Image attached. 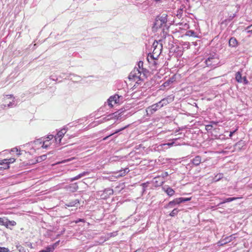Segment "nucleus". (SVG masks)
<instances>
[{"label": "nucleus", "instance_id": "obj_1", "mask_svg": "<svg viewBox=\"0 0 252 252\" xmlns=\"http://www.w3.org/2000/svg\"><path fill=\"white\" fill-rule=\"evenodd\" d=\"M143 62L139 61L133 70L130 73L128 78L129 80L136 81L137 84H140L143 78L146 76L147 70L143 68Z\"/></svg>", "mask_w": 252, "mask_h": 252}, {"label": "nucleus", "instance_id": "obj_2", "mask_svg": "<svg viewBox=\"0 0 252 252\" xmlns=\"http://www.w3.org/2000/svg\"><path fill=\"white\" fill-rule=\"evenodd\" d=\"M205 63L207 66L216 68L220 63L219 59L217 54L211 55L205 60Z\"/></svg>", "mask_w": 252, "mask_h": 252}, {"label": "nucleus", "instance_id": "obj_3", "mask_svg": "<svg viewBox=\"0 0 252 252\" xmlns=\"http://www.w3.org/2000/svg\"><path fill=\"white\" fill-rule=\"evenodd\" d=\"M123 100V97L118 94H115L111 96L107 100L108 105L110 107H113L114 104H120Z\"/></svg>", "mask_w": 252, "mask_h": 252}, {"label": "nucleus", "instance_id": "obj_4", "mask_svg": "<svg viewBox=\"0 0 252 252\" xmlns=\"http://www.w3.org/2000/svg\"><path fill=\"white\" fill-rule=\"evenodd\" d=\"M190 200V198H183L180 197L177 198L173 200L170 201L167 205L166 208H172L177 204H179L182 202L189 201Z\"/></svg>", "mask_w": 252, "mask_h": 252}, {"label": "nucleus", "instance_id": "obj_5", "mask_svg": "<svg viewBox=\"0 0 252 252\" xmlns=\"http://www.w3.org/2000/svg\"><path fill=\"white\" fill-rule=\"evenodd\" d=\"M4 101L5 104L1 105L3 108L7 107H12L14 105V97L12 95H6L4 97Z\"/></svg>", "mask_w": 252, "mask_h": 252}, {"label": "nucleus", "instance_id": "obj_6", "mask_svg": "<svg viewBox=\"0 0 252 252\" xmlns=\"http://www.w3.org/2000/svg\"><path fill=\"white\" fill-rule=\"evenodd\" d=\"M160 104L158 102L148 107L146 111L147 113V114L148 115H152L153 113H154L155 112H156L158 110L160 109L161 107V105H160Z\"/></svg>", "mask_w": 252, "mask_h": 252}, {"label": "nucleus", "instance_id": "obj_7", "mask_svg": "<svg viewBox=\"0 0 252 252\" xmlns=\"http://www.w3.org/2000/svg\"><path fill=\"white\" fill-rule=\"evenodd\" d=\"M162 44L159 43L158 41H155L153 44V48H154L153 52L160 55L161 52Z\"/></svg>", "mask_w": 252, "mask_h": 252}, {"label": "nucleus", "instance_id": "obj_8", "mask_svg": "<svg viewBox=\"0 0 252 252\" xmlns=\"http://www.w3.org/2000/svg\"><path fill=\"white\" fill-rule=\"evenodd\" d=\"M66 130L65 128H63L59 131L57 134V135L55 136V140L56 142L60 144L61 142V140L62 137L64 136V134L66 133Z\"/></svg>", "mask_w": 252, "mask_h": 252}, {"label": "nucleus", "instance_id": "obj_9", "mask_svg": "<svg viewBox=\"0 0 252 252\" xmlns=\"http://www.w3.org/2000/svg\"><path fill=\"white\" fill-rule=\"evenodd\" d=\"M42 138L37 139L32 143V148L34 150L39 149L42 148Z\"/></svg>", "mask_w": 252, "mask_h": 252}, {"label": "nucleus", "instance_id": "obj_10", "mask_svg": "<svg viewBox=\"0 0 252 252\" xmlns=\"http://www.w3.org/2000/svg\"><path fill=\"white\" fill-rule=\"evenodd\" d=\"M127 169H125L123 170H120L119 172L114 173V177L115 179H117L121 177H123L126 175V173L128 172Z\"/></svg>", "mask_w": 252, "mask_h": 252}, {"label": "nucleus", "instance_id": "obj_11", "mask_svg": "<svg viewBox=\"0 0 252 252\" xmlns=\"http://www.w3.org/2000/svg\"><path fill=\"white\" fill-rule=\"evenodd\" d=\"M178 139H179V138H175V139H170V140H169V141H170V142L163 144L162 146H168L169 147H171L173 146L180 145V143H179L177 142V141Z\"/></svg>", "mask_w": 252, "mask_h": 252}, {"label": "nucleus", "instance_id": "obj_12", "mask_svg": "<svg viewBox=\"0 0 252 252\" xmlns=\"http://www.w3.org/2000/svg\"><path fill=\"white\" fill-rule=\"evenodd\" d=\"M162 189L170 196L173 195L175 193V191L168 186H165Z\"/></svg>", "mask_w": 252, "mask_h": 252}, {"label": "nucleus", "instance_id": "obj_13", "mask_svg": "<svg viewBox=\"0 0 252 252\" xmlns=\"http://www.w3.org/2000/svg\"><path fill=\"white\" fill-rule=\"evenodd\" d=\"M167 22V18L166 16L162 15L160 18L157 19L155 25H159V23H162L163 25L165 24Z\"/></svg>", "mask_w": 252, "mask_h": 252}, {"label": "nucleus", "instance_id": "obj_14", "mask_svg": "<svg viewBox=\"0 0 252 252\" xmlns=\"http://www.w3.org/2000/svg\"><path fill=\"white\" fill-rule=\"evenodd\" d=\"M90 174V172L89 171H84L80 174H79V175H78L77 176L73 177V178H72L70 179V181L71 182H73L75 180H78L79 179H80L81 178L84 177V176H87V175H89Z\"/></svg>", "mask_w": 252, "mask_h": 252}, {"label": "nucleus", "instance_id": "obj_15", "mask_svg": "<svg viewBox=\"0 0 252 252\" xmlns=\"http://www.w3.org/2000/svg\"><path fill=\"white\" fill-rule=\"evenodd\" d=\"M155 180V184L157 186H161L164 182L165 180L161 178V176H157L154 178Z\"/></svg>", "mask_w": 252, "mask_h": 252}, {"label": "nucleus", "instance_id": "obj_16", "mask_svg": "<svg viewBox=\"0 0 252 252\" xmlns=\"http://www.w3.org/2000/svg\"><path fill=\"white\" fill-rule=\"evenodd\" d=\"M201 161V158L199 156H196L194 158H193L191 160V163L195 166L199 165L200 164Z\"/></svg>", "mask_w": 252, "mask_h": 252}, {"label": "nucleus", "instance_id": "obj_17", "mask_svg": "<svg viewBox=\"0 0 252 252\" xmlns=\"http://www.w3.org/2000/svg\"><path fill=\"white\" fill-rule=\"evenodd\" d=\"M159 55H158L155 53H152V54H149L147 56V59L148 62H150V61H153V59L158 60V58Z\"/></svg>", "mask_w": 252, "mask_h": 252}, {"label": "nucleus", "instance_id": "obj_18", "mask_svg": "<svg viewBox=\"0 0 252 252\" xmlns=\"http://www.w3.org/2000/svg\"><path fill=\"white\" fill-rule=\"evenodd\" d=\"M186 11V6L184 4L181 5L177 11V16L178 17H181L183 13V12Z\"/></svg>", "mask_w": 252, "mask_h": 252}, {"label": "nucleus", "instance_id": "obj_19", "mask_svg": "<svg viewBox=\"0 0 252 252\" xmlns=\"http://www.w3.org/2000/svg\"><path fill=\"white\" fill-rule=\"evenodd\" d=\"M229 45L231 47H236L238 45L237 40L234 37H231L229 40Z\"/></svg>", "mask_w": 252, "mask_h": 252}, {"label": "nucleus", "instance_id": "obj_20", "mask_svg": "<svg viewBox=\"0 0 252 252\" xmlns=\"http://www.w3.org/2000/svg\"><path fill=\"white\" fill-rule=\"evenodd\" d=\"M67 189L69 190V191L71 192H75L78 189V186L76 183L72 184L70 185Z\"/></svg>", "mask_w": 252, "mask_h": 252}, {"label": "nucleus", "instance_id": "obj_21", "mask_svg": "<svg viewBox=\"0 0 252 252\" xmlns=\"http://www.w3.org/2000/svg\"><path fill=\"white\" fill-rule=\"evenodd\" d=\"M42 148L44 149H47L51 145V142L48 139L42 138Z\"/></svg>", "mask_w": 252, "mask_h": 252}, {"label": "nucleus", "instance_id": "obj_22", "mask_svg": "<svg viewBox=\"0 0 252 252\" xmlns=\"http://www.w3.org/2000/svg\"><path fill=\"white\" fill-rule=\"evenodd\" d=\"M241 197H229V198H225L224 199L223 201H222L221 202H220L219 205L221 204H223V203H226V202H231V201H234V200H236L239 198H241Z\"/></svg>", "mask_w": 252, "mask_h": 252}, {"label": "nucleus", "instance_id": "obj_23", "mask_svg": "<svg viewBox=\"0 0 252 252\" xmlns=\"http://www.w3.org/2000/svg\"><path fill=\"white\" fill-rule=\"evenodd\" d=\"M235 79L238 83L243 82L242 75L240 71H238L237 72H236L235 74Z\"/></svg>", "mask_w": 252, "mask_h": 252}, {"label": "nucleus", "instance_id": "obj_24", "mask_svg": "<svg viewBox=\"0 0 252 252\" xmlns=\"http://www.w3.org/2000/svg\"><path fill=\"white\" fill-rule=\"evenodd\" d=\"M8 219L6 218H0V224L6 227L7 225Z\"/></svg>", "mask_w": 252, "mask_h": 252}, {"label": "nucleus", "instance_id": "obj_25", "mask_svg": "<svg viewBox=\"0 0 252 252\" xmlns=\"http://www.w3.org/2000/svg\"><path fill=\"white\" fill-rule=\"evenodd\" d=\"M8 219L6 218H0V224L6 227L7 225Z\"/></svg>", "mask_w": 252, "mask_h": 252}, {"label": "nucleus", "instance_id": "obj_26", "mask_svg": "<svg viewBox=\"0 0 252 252\" xmlns=\"http://www.w3.org/2000/svg\"><path fill=\"white\" fill-rule=\"evenodd\" d=\"M126 127H127V126H125V127H122V128H120V129H118V130H116L114 133H112V134H110L109 135H108V136H106V137H104V138H103V140H107V139H108V137H109L110 136H112L113 135H114V134H116V133H118V132H120V131H122L123 130H124V129H125Z\"/></svg>", "mask_w": 252, "mask_h": 252}, {"label": "nucleus", "instance_id": "obj_27", "mask_svg": "<svg viewBox=\"0 0 252 252\" xmlns=\"http://www.w3.org/2000/svg\"><path fill=\"white\" fill-rule=\"evenodd\" d=\"M15 161V158H10L9 159H4L2 160V163H7L8 165L11 163H13Z\"/></svg>", "mask_w": 252, "mask_h": 252}, {"label": "nucleus", "instance_id": "obj_28", "mask_svg": "<svg viewBox=\"0 0 252 252\" xmlns=\"http://www.w3.org/2000/svg\"><path fill=\"white\" fill-rule=\"evenodd\" d=\"M78 203H79V201L77 199H76L73 201L65 204V206L67 207H72L75 206V205Z\"/></svg>", "mask_w": 252, "mask_h": 252}, {"label": "nucleus", "instance_id": "obj_29", "mask_svg": "<svg viewBox=\"0 0 252 252\" xmlns=\"http://www.w3.org/2000/svg\"><path fill=\"white\" fill-rule=\"evenodd\" d=\"M158 103L160 104V105H161V107H162L164 105H166L167 104H168L169 102L168 101V99L165 98L159 101Z\"/></svg>", "mask_w": 252, "mask_h": 252}, {"label": "nucleus", "instance_id": "obj_30", "mask_svg": "<svg viewBox=\"0 0 252 252\" xmlns=\"http://www.w3.org/2000/svg\"><path fill=\"white\" fill-rule=\"evenodd\" d=\"M16 224V222L14 220H8L7 225L6 226V227L11 229L10 226H15Z\"/></svg>", "mask_w": 252, "mask_h": 252}, {"label": "nucleus", "instance_id": "obj_31", "mask_svg": "<svg viewBox=\"0 0 252 252\" xmlns=\"http://www.w3.org/2000/svg\"><path fill=\"white\" fill-rule=\"evenodd\" d=\"M114 115V114L108 115L107 117L103 118L101 120V122H106L107 121H108V120L112 119L114 117V116H113Z\"/></svg>", "mask_w": 252, "mask_h": 252}, {"label": "nucleus", "instance_id": "obj_32", "mask_svg": "<svg viewBox=\"0 0 252 252\" xmlns=\"http://www.w3.org/2000/svg\"><path fill=\"white\" fill-rule=\"evenodd\" d=\"M211 124L206 125L205 126L206 130H207L208 131L212 130L213 127V126L212 124L217 125V123L214 121H212L211 122Z\"/></svg>", "mask_w": 252, "mask_h": 252}, {"label": "nucleus", "instance_id": "obj_33", "mask_svg": "<svg viewBox=\"0 0 252 252\" xmlns=\"http://www.w3.org/2000/svg\"><path fill=\"white\" fill-rule=\"evenodd\" d=\"M231 242V240L229 239H227V237H225L223 240L219 242L220 245H223L226 243H229Z\"/></svg>", "mask_w": 252, "mask_h": 252}, {"label": "nucleus", "instance_id": "obj_34", "mask_svg": "<svg viewBox=\"0 0 252 252\" xmlns=\"http://www.w3.org/2000/svg\"><path fill=\"white\" fill-rule=\"evenodd\" d=\"M222 177L223 174L222 173H219L215 176L214 180L215 182H217L222 179Z\"/></svg>", "mask_w": 252, "mask_h": 252}, {"label": "nucleus", "instance_id": "obj_35", "mask_svg": "<svg viewBox=\"0 0 252 252\" xmlns=\"http://www.w3.org/2000/svg\"><path fill=\"white\" fill-rule=\"evenodd\" d=\"M55 249L54 245L50 246L46 248L44 250L46 252H53Z\"/></svg>", "mask_w": 252, "mask_h": 252}, {"label": "nucleus", "instance_id": "obj_36", "mask_svg": "<svg viewBox=\"0 0 252 252\" xmlns=\"http://www.w3.org/2000/svg\"><path fill=\"white\" fill-rule=\"evenodd\" d=\"M179 210L175 208L172 210V211L170 213L169 215L171 217H175L178 213Z\"/></svg>", "mask_w": 252, "mask_h": 252}, {"label": "nucleus", "instance_id": "obj_37", "mask_svg": "<svg viewBox=\"0 0 252 252\" xmlns=\"http://www.w3.org/2000/svg\"><path fill=\"white\" fill-rule=\"evenodd\" d=\"M157 60H158L153 59V61H150V62H148L150 64H151L152 66H154V68H156L158 64Z\"/></svg>", "mask_w": 252, "mask_h": 252}, {"label": "nucleus", "instance_id": "obj_38", "mask_svg": "<svg viewBox=\"0 0 252 252\" xmlns=\"http://www.w3.org/2000/svg\"><path fill=\"white\" fill-rule=\"evenodd\" d=\"M16 247L19 252H26L25 248L21 245H18L16 246Z\"/></svg>", "mask_w": 252, "mask_h": 252}, {"label": "nucleus", "instance_id": "obj_39", "mask_svg": "<svg viewBox=\"0 0 252 252\" xmlns=\"http://www.w3.org/2000/svg\"><path fill=\"white\" fill-rule=\"evenodd\" d=\"M244 145V142L243 141L241 140V141H240L238 142H237L235 144V146L238 147L239 148H240V146H241L243 147Z\"/></svg>", "mask_w": 252, "mask_h": 252}, {"label": "nucleus", "instance_id": "obj_40", "mask_svg": "<svg viewBox=\"0 0 252 252\" xmlns=\"http://www.w3.org/2000/svg\"><path fill=\"white\" fill-rule=\"evenodd\" d=\"M0 252H10L8 248L5 247H0Z\"/></svg>", "mask_w": 252, "mask_h": 252}, {"label": "nucleus", "instance_id": "obj_41", "mask_svg": "<svg viewBox=\"0 0 252 252\" xmlns=\"http://www.w3.org/2000/svg\"><path fill=\"white\" fill-rule=\"evenodd\" d=\"M2 170L7 169L9 168V166L7 163H3V165H1Z\"/></svg>", "mask_w": 252, "mask_h": 252}, {"label": "nucleus", "instance_id": "obj_42", "mask_svg": "<svg viewBox=\"0 0 252 252\" xmlns=\"http://www.w3.org/2000/svg\"><path fill=\"white\" fill-rule=\"evenodd\" d=\"M168 175V174L167 172H165L164 173H161L160 175L159 176H161V178L164 179V178L167 177Z\"/></svg>", "mask_w": 252, "mask_h": 252}, {"label": "nucleus", "instance_id": "obj_43", "mask_svg": "<svg viewBox=\"0 0 252 252\" xmlns=\"http://www.w3.org/2000/svg\"><path fill=\"white\" fill-rule=\"evenodd\" d=\"M235 235L236 234H232L228 237H227V239H229V240H230L231 241H232V240L236 238Z\"/></svg>", "mask_w": 252, "mask_h": 252}, {"label": "nucleus", "instance_id": "obj_44", "mask_svg": "<svg viewBox=\"0 0 252 252\" xmlns=\"http://www.w3.org/2000/svg\"><path fill=\"white\" fill-rule=\"evenodd\" d=\"M74 222L76 223H77L80 222H85V220L82 219H78L77 220H75Z\"/></svg>", "mask_w": 252, "mask_h": 252}, {"label": "nucleus", "instance_id": "obj_45", "mask_svg": "<svg viewBox=\"0 0 252 252\" xmlns=\"http://www.w3.org/2000/svg\"><path fill=\"white\" fill-rule=\"evenodd\" d=\"M46 158V155H42V156H40V157H39L38 160H45Z\"/></svg>", "mask_w": 252, "mask_h": 252}, {"label": "nucleus", "instance_id": "obj_46", "mask_svg": "<svg viewBox=\"0 0 252 252\" xmlns=\"http://www.w3.org/2000/svg\"><path fill=\"white\" fill-rule=\"evenodd\" d=\"M243 79V82L244 83V84H248L249 82L248 81V80L247 79L246 77H244L243 78H242Z\"/></svg>", "mask_w": 252, "mask_h": 252}, {"label": "nucleus", "instance_id": "obj_47", "mask_svg": "<svg viewBox=\"0 0 252 252\" xmlns=\"http://www.w3.org/2000/svg\"><path fill=\"white\" fill-rule=\"evenodd\" d=\"M50 79L51 80H52L53 81H57L58 80V78L56 76L53 75H52L50 76Z\"/></svg>", "mask_w": 252, "mask_h": 252}, {"label": "nucleus", "instance_id": "obj_48", "mask_svg": "<svg viewBox=\"0 0 252 252\" xmlns=\"http://www.w3.org/2000/svg\"><path fill=\"white\" fill-rule=\"evenodd\" d=\"M53 137L54 136L53 135H49L46 138H43V139H48L49 141H50L53 138Z\"/></svg>", "mask_w": 252, "mask_h": 252}, {"label": "nucleus", "instance_id": "obj_49", "mask_svg": "<svg viewBox=\"0 0 252 252\" xmlns=\"http://www.w3.org/2000/svg\"><path fill=\"white\" fill-rule=\"evenodd\" d=\"M11 151L12 152H16L17 154H18V155H20V154L19 153H18L19 150H18V149L17 148H15L12 149L11 150Z\"/></svg>", "mask_w": 252, "mask_h": 252}, {"label": "nucleus", "instance_id": "obj_50", "mask_svg": "<svg viewBox=\"0 0 252 252\" xmlns=\"http://www.w3.org/2000/svg\"><path fill=\"white\" fill-rule=\"evenodd\" d=\"M181 25L183 26V28L184 29H189V25L187 23H185L184 25L183 24H180Z\"/></svg>", "mask_w": 252, "mask_h": 252}, {"label": "nucleus", "instance_id": "obj_51", "mask_svg": "<svg viewBox=\"0 0 252 252\" xmlns=\"http://www.w3.org/2000/svg\"><path fill=\"white\" fill-rule=\"evenodd\" d=\"M74 158H68L67 159H65V160H64L62 162V163H65L66 162H68V161H71L72 159H73Z\"/></svg>", "mask_w": 252, "mask_h": 252}, {"label": "nucleus", "instance_id": "obj_52", "mask_svg": "<svg viewBox=\"0 0 252 252\" xmlns=\"http://www.w3.org/2000/svg\"><path fill=\"white\" fill-rule=\"evenodd\" d=\"M114 175H112V176L111 177H109V180L111 181H115V180L116 179L114 177Z\"/></svg>", "mask_w": 252, "mask_h": 252}, {"label": "nucleus", "instance_id": "obj_53", "mask_svg": "<svg viewBox=\"0 0 252 252\" xmlns=\"http://www.w3.org/2000/svg\"><path fill=\"white\" fill-rule=\"evenodd\" d=\"M245 30L247 31V33H252V28L251 29H247V28H246Z\"/></svg>", "mask_w": 252, "mask_h": 252}, {"label": "nucleus", "instance_id": "obj_54", "mask_svg": "<svg viewBox=\"0 0 252 252\" xmlns=\"http://www.w3.org/2000/svg\"><path fill=\"white\" fill-rule=\"evenodd\" d=\"M236 130H234L233 131H231L229 134V137H231L233 135V134L235 132Z\"/></svg>", "mask_w": 252, "mask_h": 252}, {"label": "nucleus", "instance_id": "obj_55", "mask_svg": "<svg viewBox=\"0 0 252 252\" xmlns=\"http://www.w3.org/2000/svg\"><path fill=\"white\" fill-rule=\"evenodd\" d=\"M108 191L109 192V194H113V190L112 189H108Z\"/></svg>", "mask_w": 252, "mask_h": 252}, {"label": "nucleus", "instance_id": "obj_56", "mask_svg": "<svg viewBox=\"0 0 252 252\" xmlns=\"http://www.w3.org/2000/svg\"><path fill=\"white\" fill-rule=\"evenodd\" d=\"M163 24L161 23H159V25H155V26L158 28L161 27Z\"/></svg>", "mask_w": 252, "mask_h": 252}, {"label": "nucleus", "instance_id": "obj_57", "mask_svg": "<svg viewBox=\"0 0 252 252\" xmlns=\"http://www.w3.org/2000/svg\"><path fill=\"white\" fill-rule=\"evenodd\" d=\"M252 25H250V26H248V27H247V29H252Z\"/></svg>", "mask_w": 252, "mask_h": 252}, {"label": "nucleus", "instance_id": "obj_58", "mask_svg": "<svg viewBox=\"0 0 252 252\" xmlns=\"http://www.w3.org/2000/svg\"><path fill=\"white\" fill-rule=\"evenodd\" d=\"M248 187H249V188H252V183L248 185Z\"/></svg>", "mask_w": 252, "mask_h": 252}, {"label": "nucleus", "instance_id": "obj_59", "mask_svg": "<svg viewBox=\"0 0 252 252\" xmlns=\"http://www.w3.org/2000/svg\"><path fill=\"white\" fill-rule=\"evenodd\" d=\"M189 32H191V35H192L194 33V32L192 31H190Z\"/></svg>", "mask_w": 252, "mask_h": 252}, {"label": "nucleus", "instance_id": "obj_60", "mask_svg": "<svg viewBox=\"0 0 252 252\" xmlns=\"http://www.w3.org/2000/svg\"><path fill=\"white\" fill-rule=\"evenodd\" d=\"M0 165H3V163H2V160L0 159Z\"/></svg>", "mask_w": 252, "mask_h": 252}, {"label": "nucleus", "instance_id": "obj_61", "mask_svg": "<svg viewBox=\"0 0 252 252\" xmlns=\"http://www.w3.org/2000/svg\"><path fill=\"white\" fill-rule=\"evenodd\" d=\"M46 252L44 250H41V251H40V252Z\"/></svg>", "mask_w": 252, "mask_h": 252}, {"label": "nucleus", "instance_id": "obj_62", "mask_svg": "<svg viewBox=\"0 0 252 252\" xmlns=\"http://www.w3.org/2000/svg\"><path fill=\"white\" fill-rule=\"evenodd\" d=\"M0 170H2V168H1V166H0Z\"/></svg>", "mask_w": 252, "mask_h": 252}]
</instances>
